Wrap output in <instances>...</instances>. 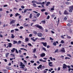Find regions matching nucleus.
Here are the masks:
<instances>
[{"mask_svg": "<svg viewBox=\"0 0 73 73\" xmlns=\"http://www.w3.org/2000/svg\"><path fill=\"white\" fill-rule=\"evenodd\" d=\"M64 15H69V13L66 10H65L64 12Z\"/></svg>", "mask_w": 73, "mask_h": 73, "instance_id": "39448f33", "label": "nucleus"}, {"mask_svg": "<svg viewBox=\"0 0 73 73\" xmlns=\"http://www.w3.org/2000/svg\"><path fill=\"white\" fill-rule=\"evenodd\" d=\"M49 59H50L51 61H53V58H52V57H50L49 58Z\"/></svg>", "mask_w": 73, "mask_h": 73, "instance_id": "603ef678", "label": "nucleus"}, {"mask_svg": "<svg viewBox=\"0 0 73 73\" xmlns=\"http://www.w3.org/2000/svg\"><path fill=\"white\" fill-rule=\"evenodd\" d=\"M64 40H62L61 41V44H64Z\"/></svg>", "mask_w": 73, "mask_h": 73, "instance_id": "c9c22d12", "label": "nucleus"}, {"mask_svg": "<svg viewBox=\"0 0 73 73\" xmlns=\"http://www.w3.org/2000/svg\"><path fill=\"white\" fill-rule=\"evenodd\" d=\"M21 50H23H23H25L26 51H27V50L25 48H20Z\"/></svg>", "mask_w": 73, "mask_h": 73, "instance_id": "bb28decb", "label": "nucleus"}, {"mask_svg": "<svg viewBox=\"0 0 73 73\" xmlns=\"http://www.w3.org/2000/svg\"><path fill=\"white\" fill-rule=\"evenodd\" d=\"M31 39L32 40H33V41H35V39H33V38H32V37H31Z\"/></svg>", "mask_w": 73, "mask_h": 73, "instance_id": "473e14b6", "label": "nucleus"}, {"mask_svg": "<svg viewBox=\"0 0 73 73\" xmlns=\"http://www.w3.org/2000/svg\"><path fill=\"white\" fill-rule=\"evenodd\" d=\"M32 21H33L34 22H35V21H36V19H33L32 20Z\"/></svg>", "mask_w": 73, "mask_h": 73, "instance_id": "5fc2aeb1", "label": "nucleus"}, {"mask_svg": "<svg viewBox=\"0 0 73 73\" xmlns=\"http://www.w3.org/2000/svg\"><path fill=\"white\" fill-rule=\"evenodd\" d=\"M37 35L38 37H41L42 36V34L40 33H38L37 34Z\"/></svg>", "mask_w": 73, "mask_h": 73, "instance_id": "423d86ee", "label": "nucleus"}, {"mask_svg": "<svg viewBox=\"0 0 73 73\" xmlns=\"http://www.w3.org/2000/svg\"><path fill=\"white\" fill-rule=\"evenodd\" d=\"M25 41H27V42L28 41H29V40L28 38H25Z\"/></svg>", "mask_w": 73, "mask_h": 73, "instance_id": "2eb2a0df", "label": "nucleus"}, {"mask_svg": "<svg viewBox=\"0 0 73 73\" xmlns=\"http://www.w3.org/2000/svg\"><path fill=\"white\" fill-rule=\"evenodd\" d=\"M33 5L34 7H37V6L35 3H33Z\"/></svg>", "mask_w": 73, "mask_h": 73, "instance_id": "412c9836", "label": "nucleus"}, {"mask_svg": "<svg viewBox=\"0 0 73 73\" xmlns=\"http://www.w3.org/2000/svg\"><path fill=\"white\" fill-rule=\"evenodd\" d=\"M68 21L69 23H72V21L71 20H69Z\"/></svg>", "mask_w": 73, "mask_h": 73, "instance_id": "bf43d9fd", "label": "nucleus"}, {"mask_svg": "<svg viewBox=\"0 0 73 73\" xmlns=\"http://www.w3.org/2000/svg\"><path fill=\"white\" fill-rule=\"evenodd\" d=\"M49 18H50V16H49V15H48L47 17V19H49Z\"/></svg>", "mask_w": 73, "mask_h": 73, "instance_id": "37998d69", "label": "nucleus"}, {"mask_svg": "<svg viewBox=\"0 0 73 73\" xmlns=\"http://www.w3.org/2000/svg\"><path fill=\"white\" fill-rule=\"evenodd\" d=\"M45 38H40V40H45Z\"/></svg>", "mask_w": 73, "mask_h": 73, "instance_id": "393cba45", "label": "nucleus"}, {"mask_svg": "<svg viewBox=\"0 0 73 73\" xmlns=\"http://www.w3.org/2000/svg\"><path fill=\"white\" fill-rule=\"evenodd\" d=\"M11 35L12 36H11V38H14L15 37V36H14V35H13V34H11Z\"/></svg>", "mask_w": 73, "mask_h": 73, "instance_id": "c756f323", "label": "nucleus"}, {"mask_svg": "<svg viewBox=\"0 0 73 73\" xmlns=\"http://www.w3.org/2000/svg\"><path fill=\"white\" fill-rule=\"evenodd\" d=\"M63 65V69H66V67H67V65H66L65 64H64Z\"/></svg>", "mask_w": 73, "mask_h": 73, "instance_id": "0eeeda50", "label": "nucleus"}, {"mask_svg": "<svg viewBox=\"0 0 73 73\" xmlns=\"http://www.w3.org/2000/svg\"><path fill=\"white\" fill-rule=\"evenodd\" d=\"M32 13H31L29 16L30 19H31L32 17Z\"/></svg>", "mask_w": 73, "mask_h": 73, "instance_id": "5701e85b", "label": "nucleus"}, {"mask_svg": "<svg viewBox=\"0 0 73 73\" xmlns=\"http://www.w3.org/2000/svg\"><path fill=\"white\" fill-rule=\"evenodd\" d=\"M65 4H66V5H69V3L68 2H66L65 3Z\"/></svg>", "mask_w": 73, "mask_h": 73, "instance_id": "ea45409f", "label": "nucleus"}, {"mask_svg": "<svg viewBox=\"0 0 73 73\" xmlns=\"http://www.w3.org/2000/svg\"><path fill=\"white\" fill-rule=\"evenodd\" d=\"M51 16L52 17H54L55 16V15L54 14H52L51 15Z\"/></svg>", "mask_w": 73, "mask_h": 73, "instance_id": "3c124183", "label": "nucleus"}, {"mask_svg": "<svg viewBox=\"0 0 73 73\" xmlns=\"http://www.w3.org/2000/svg\"><path fill=\"white\" fill-rule=\"evenodd\" d=\"M41 44H43V46H45V47H46V46L47 45V43H46V42H42Z\"/></svg>", "mask_w": 73, "mask_h": 73, "instance_id": "20e7f679", "label": "nucleus"}, {"mask_svg": "<svg viewBox=\"0 0 73 73\" xmlns=\"http://www.w3.org/2000/svg\"><path fill=\"white\" fill-rule=\"evenodd\" d=\"M48 64H53V62H48Z\"/></svg>", "mask_w": 73, "mask_h": 73, "instance_id": "49530a36", "label": "nucleus"}, {"mask_svg": "<svg viewBox=\"0 0 73 73\" xmlns=\"http://www.w3.org/2000/svg\"><path fill=\"white\" fill-rule=\"evenodd\" d=\"M30 62L31 63H34V62H35V61L33 60H31Z\"/></svg>", "mask_w": 73, "mask_h": 73, "instance_id": "8fccbe9b", "label": "nucleus"}, {"mask_svg": "<svg viewBox=\"0 0 73 73\" xmlns=\"http://www.w3.org/2000/svg\"><path fill=\"white\" fill-rule=\"evenodd\" d=\"M15 51L17 53V54H19V52H18V50H17V49H15Z\"/></svg>", "mask_w": 73, "mask_h": 73, "instance_id": "4c0bfd02", "label": "nucleus"}, {"mask_svg": "<svg viewBox=\"0 0 73 73\" xmlns=\"http://www.w3.org/2000/svg\"><path fill=\"white\" fill-rule=\"evenodd\" d=\"M67 56H69V57H72V56H71V55H70V54H67Z\"/></svg>", "mask_w": 73, "mask_h": 73, "instance_id": "a19ab883", "label": "nucleus"}, {"mask_svg": "<svg viewBox=\"0 0 73 73\" xmlns=\"http://www.w3.org/2000/svg\"><path fill=\"white\" fill-rule=\"evenodd\" d=\"M20 64H20L19 65V66H22L23 65V63L22 62H21L20 63Z\"/></svg>", "mask_w": 73, "mask_h": 73, "instance_id": "c03bdc74", "label": "nucleus"}, {"mask_svg": "<svg viewBox=\"0 0 73 73\" xmlns=\"http://www.w3.org/2000/svg\"><path fill=\"white\" fill-rule=\"evenodd\" d=\"M18 52H19V53H21V52H22L21 50H19V51H18Z\"/></svg>", "mask_w": 73, "mask_h": 73, "instance_id": "4d7b16f0", "label": "nucleus"}, {"mask_svg": "<svg viewBox=\"0 0 73 73\" xmlns=\"http://www.w3.org/2000/svg\"><path fill=\"white\" fill-rule=\"evenodd\" d=\"M58 51V49H56L54 52V53H57V52Z\"/></svg>", "mask_w": 73, "mask_h": 73, "instance_id": "b1692460", "label": "nucleus"}, {"mask_svg": "<svg viewBox=\"0 0 73 73\" xmlns=\"http://www.w3.org/2000/svg\"><path fill=\"white\" fill-rule=\"evenodd\" d=\"M51 32L52 33H53V34H54V32L52 31H51Z\"/></svg>", "mask_w": 73, "mask_h": 73, "instance_id": "338daca9", "label": "nucleus"}, {"mask_svg": "<svg viewBox=\"0 0 73 73\" xmlns=\"http://www.w3.org/2000/svg\"><path fill=\"white\" fill-rule=\"evenodd\" d=\"M40 13H37L36 15V16H37L38 17H39V16H40Z\"/></svg>", "mask_w": 73, "mask_h": 73, "instance_id": "2f4dec72", "label": "nucleus"}, {"mask_svg": "<svg viewBox=\"0 0 73 73\" xmlns=\"http://www.w3.org/2000/svg\"><path fill=\"white\" fill-rule=\"evenodd\" d=\"M68 11L69 12H70V13H71L72 12V10L70 9L68 10Z\"/></svg>", "mask_w": 73, "mask_h": 73, "instance_id": "cd10ccee", "label": "nucleus"}, {"mask_svg": "<svg viewBox=\"0 0 73 73\" xmlns=\"http://www.w3.org/2000/svg\"><path fill=\"white\" fill-rule=\"evenodd\" d=\"M62 49L61 50L60 52H62V53H65V48L63 47L62 48Z\"/></svg>", "mask_w": 73, "mask_h": 73, "instance_id": "f03ea898", "label": "nucleus"}, {"mask_svg": "<svg viewBox=\"0 0 73 73\" xmlns=\"http://www.w3.org/2000/svg\"><path fill=\"white\" fill-rule=\"evenodd\" d=\"M17 44V41L14 40L13 41V44Z\"/></svg>", "mask_w": 73, "mask_h": 73, "instance_id": "f3484780", "label": "nucleus"}, {"mask_svg": "<svg viewBox=\"0 0 73 73\" xmlns=\"http://www.w3.org/2000/svg\"><path fill=\"white\" fill-rule=\"evenodd\" d=\"M15 48H13L12 49V50H11V52H15Z\"/></svg>", "mask_w": 73, "mask_h": 73, "instance_id": "4468645a", "label": "nucleus"}, {"mask_svg": "<svg viewBox=\"0 0 73 73\" xmlns=\"http://www.w3.org/2000/svg\"><path fill=\"white\" fill-rule=\"evenodd\" d=\"M70 70H72V71H73V68H68V71L69 72H70Z\"/></svg>", "mask_w": 73, "mask_h": 73, "instance_id": "dca6fc26", "label": "nucleus"}, {"mask_svg": "<svg viewBox=\"0 0 73 73\" xmlns=\"http://www.w3.org/2000/svg\"><path fill=\"white\" fill-rule=\"evenodd\" d=\"M38 69H41L42 68V65L41 64L39 65V66L37 67Z\"/></svg>", "mask_w": 73, "mask_h": 73, "instance_id": "6e6552de", "label": "nucleus"}, {"mask_svg": "<svg viewBox=\"0 0 73 73\" xmlns=\"http://www.w3.org/2000/svg\"><path fill=\"white\" fill-rule=\"evenodd\" d=\"M36 48H34V50L33 51V53H35L36 52Z\"/></svg>", "mask_w": 73, "mask_h": 73, "instance_id": "f704fd0d", "label": "nucleus"}, {"mask_svg": "<svg viewBox=\"0 0 73 73\" xmlns=\"http://www.w3.org/2000/svg\"><path fill=\"white\" fill-rule=\"evenodd\" d=\"M45 15H48V13L47 12H45Z\"/></svg>", "mask_w": 73, "mask_h": 73, "instance_id": "774afa93", "label": "nucleus"}, {"mask_svg": "<svg viewBox=\"0 0 73 73\" xmlns=\"http://www.w3.org/2000/svg\"><path fill=\"white\" fill-rule=\"evenodd\" d=\"M15 31H19V30L17 29H15Z\"/></svg>", "mask_w": 73, "mask_h": 73, "instance_id": "13d9d810", "label": "nucleus"}, {"mask_svg": "<svg viewBox=\"0 0 73 73\" xmlns=\"http://www.w3.org/2000/svg\"><path fill=\"white\" fill-rule=\"evenodd\" d=\"M35 27H36L37 28H39L40 29H43V28H42V26H41L40 25H39L36 24L35 25Z\"/></svg>", "mask_w": 73, "mask_h": 73, "instance_id": "f257e3e1", "label": "nucleus"}, {"mask_svg": "<svg viewBox=\"0 0 73 73\" xmlns=\"http://www.w3.org/2000/svg\"><path fill=\"white\" fill-rule=\"evenodd\" d=\"M8 44H9L8 45V47L9 48H11V47H12V43H9Z\"/></svg>", "mask_w": 73, "mask_h": 73, "instance_id": "1a4fd4ad", "label": "nucleus"}, {"mask_svg": "<svg viewBox=\"0 0 73 73\" xmlns=\"http://www.w3.org/2000/svg\"><path fill=\"white\" fill-rule=\"evenodd\" d=\"M67 38H71V37L68 35H67Z\"/></svg>", "mask_w": 73, "mask_h": 73, "instance_id": "c85d7f7f", "label": "nucleus"}, {"mask_svg": "<svg viewBox=\"0 0 73 73\" xmlns=\"http://www.w3.org/2000/svg\"><path fill=\"white\" fill-rule=\"evenodd\" d=\"M72 25V24L70 23H68L67 24V26H68V27H70Z\"/></svg>", "mask_w": 73, "mask_h": 73, "instance_id": "a878e982", "label": "nucleus"}, {"mask_svg": "<svg viewBox=\"0 0 73 73\" xmlns=\"http://www.w3.org/2000/svg\"><path fill=\"white\" fill-rule=\"evenodd\" d=\"M33 56H33V58H37V57L36 56H35V54H34Z\"/></svg>", "mask_w": 73, "mask_h": 73, "instance_id": "72a5a7b5", "label": "nucleus"}, {"mask_svg": "<svg viewBox=\"0 0 73 73\" xmlns=\"http://www.w3.org/2000/svg\"><path fill=\"white\" fill-rule=\"evenodd\" d=\"M41 23H43V24H45V21H41Z\"/></svg>", "mask_w": 73, "mask_h": 73, "instance_id": "aec40b11", "label": "nucleus"}, {"mask_svg": "<svg viewBox=\"0 0 73 73\" xmlns=\"http://www.w3.org/2000/svg\"><path fill=\"white\" fill-rule=\"evenodd\" d=\"M42 49H43V50H44V51H46V52L47 51H46V49H45V48L44 47H43Z\"/></svg>", "mask_w": 73, "mask_h": 73, "instance_id": "7c9ffc66", "label": "nucleus"}, {"mask_svg": "<svg viewBox=\"0 0 73 73\" xmlns=\"http://www.w3.org/2000/svg\"><path fill=\"white\" fill-rule=\"evenodd\" d=\"M20 14H19V13H16L15 14V17H17V16H20Z\"/></svg>", "mask_w": 73, "mask_h": 73, "instance_id": "ddd939ff", "label": "nucleus"}, {"mask_svg": "<svg viewBox=\"0 0 73 73\" xmlns=\"http://www.w3.org/2000/svg\"><path fill=\"white\" fill-rule=\"evenodd\" d=\"M33 33L35 35H37V33L35 31H33Z\"/></svg>", "mask_w": 73, "mask_h": 73, "instance_id": "4be33fe9", "label": "nucleus"}, {"mask_svg": "<svg viewBox=\"0 0 73 73\" xmlns=\"http://www.w3.org/2000/svg\"><path fill=\"white\" fill-rule=\"evenodd\" d=\"M28 45H29V46H32V44H31L30 43H28Z\"/></svg>", "mask_w": 73, "mask_h": 73, "instance_id": "79ce46f5", "label": "nucleus"}, {"mask_svg": "<svg viewBox=\"0 0 73 73\" xmlns=\"http://www.w3.org/2000/svg\"><path fill=\"white\" fill-rule=\"evenodd\" d=\"M50 47V46L49 45H47V48H49Z\"/></svg>", "mask_w": 73, "mask_h": 73, "instance_id": "0e129e2a", "label": "nucleus"}, {"mask_svg": "<svg viewBox=\"0 0 73 73\" xmlns=\"http://www.w3.org/2000/svg\"><path fill=\"white\" fill-rule=\"evenodd\" d=\"M50 4V2H48L46 3V6H48L49 5V4Z\"/></svg>", "mask_w": 73, "mask_h": 73, "instance_id": "9b49d317", "label": "nucleus"}, {"mask_svg": "<svg viewBox=\"0 0 73 73\" xmlns=\"http://www.w3.org/2000/svg\"><path fill=\"white\" fill-rule=\"evenodd\" d=\"M45 53L42 54H41V57H45Z\"/></svg>", "mask_w": 73, "mask_h": 73, "instance_id": "9d476101", "label": "nucleus"}, {"mask_svg": "<svg viewBox=\"0 0 73 73\" xmlns=\"http://www.w3.org/2000/svg\"><path fill=\"white\" fill-rule=\"evenodd\" d=\"M32 34H30L29 35V37H32Z\"/></svg>", "mask_w": 73, "mask_h": 73, "instance_id": "052dcab7", "label": "nucleus"}, {"mask_svg": "<svg viewBox=\"0 0 73 73\" xmlns=\"http://www.w3.org/2000/svg\"><path fill=\"white\" fill-rule=\"evenodd\" d=\"M16 21V20H12L10 22V24L11 25V24H15V22Z\"/></svg>", "mask_w": 73, "mask_h": 73, "instance_id": "7ed1b4c3", "label": "nucleus"}, {"mask_svg": "<svg viewBox=\"0 0 73 73\" xmlns=\"http://www.w3.org/2000/svg\"><path fill=\"white\" fill-rule=\"evenodd\" d=\"M12 16H13V14H11L10 15V17H12Z\"/></svg>", "mask_w": 73, "mask_h": 73, "instance_id": "69168bd1", "label": "nucleus"}, {"mask_svg": "<svg viewBox=\"0 0 73 73\" xmlns=\"http://www.w3.org/2000/svg\"><path fill=\"white\" fill-rule=\"evenodd\" d=\"M18 44H21V41L20 40H19L18 41Z\"/></svg>", "mask_w": 73, "mask_h": 73, "instance_id": "e433bc0d", "label": "nucleus"}, {"mask_svg": "<svg viewBox=\"0 0 73 73\" xmlns=\"http://www.w3.org/2000/svg\"><path fill=\"white\" fill-rule=\"evenodd\" d=\"M32 3H36V2L35 1V0H33L32 1Z\"/></svg>", "mask_w": 73, "mask_h": 73, "instance_id": "58836bf2", "label": "nucleus"}, {"mask_svg": "<svg viewBox=\"0 0 73 73\" xmlns=\"http://www.w3.org/2000/svg\"><path fill=\"white\" fill-rule=\"evenodd\" d=\"M9 53H8V52L7 53L5 54L6 57H8V55H9Z\"/></svg>", "mask_w": 73, "mask_h": 73, "instance_id": "f8f14e48", "label": "nucleus"}, {"mask_svg": "<svg viewBox=\"0 0 73 73\" xmlns=\"http://www.w3.org/2000/svg\"><path fill=\"white\" fill-rule=\"evenodd\" d=\"M64 20H67V18H66V17H65L64 18Z\"/></svg>", "mask_w": 73, "mask_h": 73, "instance_id": "680f3d73", "label": "nucleus"}, {"mask_svg": "<svg viewBox=\"0 0 73 73\" xmlns=\"http://www.w3.org/2000/svg\"><path fill=\"white\" fill-rule=\"evenodd\" d=\"M45 11V9H41V11L42 12H44V11Z\"/></svg>", "mask_w": 73, "mask_h": 73, "instance_id": "6e6d98bb", "label": "nucleus"}, {"mask_svg": "<svg viewBox=\"0 0 73 73\" xmlns=\"http://www.w3.org/2000/svg\"><path fill=\"white\" fill-rule=\"evenodd\" d=\"M65 59L66 60L67 59H70V58H68V57H66L65 58Z\"/></svg>", "mask_w": 73, "mask_h": 73, "instance_id": "09e8293b", "label": "nucleus"}, {"mask_svg": "<svg viewBox=\"0 0 73 73\" xmlns=\"http://www.w3.org/2000/svg\"><path fill=\"white\" fill-rule=\"evenodd\" d=\"M69 8L70 9H71L72 10V11H73V6H70L69 7Z\"/></svg>", "mask_w": 73, "mask_h": 73, "instance_id": "6ab92c4d", "label": "nucleus"}, {"mask_svg": "<svg viewBox=\"0 0 73 73\" xmlns=\"http://www.w3.org/2000/svg\"><path fill=\"white\" fill-rule=\"evenodd\" d=\"M53 45H54V46H56V45H57L56 43L55 42H53Z\"/></svg>", "mask_w": 73, "mask_h": 73, "instance_id": "a211bd4d", "label": "nucleus"}, {"mask_svg": "<svg viewBox=\"0 0 73 73\" xmlns=\"http://www.w3.org/2000/svg\"><path fill=\"white\" fill-rule=\"evenodd\" d=\"M33 12H34V13H38V12L35 11H33Z\"/></svg>", "mask_w": 73, "mask_h": 73, "instance_id": "de8ad7c7", "label": "nucleus"}, {"mask_svg": "<svg viewBox=\"0 0 73 73\" xmlns=\"http://www.w3.org/2000/svg\"><path fill=\"white\" fill-rule=\"evenodd\" d=\"M21 8H22V9H24L25 8V7L24 6H21Z\"/></svg>", "mask_w": 73, "mask_h": 73, "instance_id": "864d4df0", "label": "nucleus"}, {"mask_svg": "<svg viewBox=\"0 0 73 73\" xmlns=\"http://www.w3.org/2000/svg\"><path fill=\"white\" fill-rule=\"evenodd\" d=\"M61 69V68H60V67H59L58 68V71H59V70H60Z\"/></svg>", "mask_w": 73, "mask_h": 73, "instance_id": "a18cd8bd", "label": "nucleus"}, {"mask_svg": "<svg viewBox=\"0 0 73 73\" xmlns=\"http://www.w3.org/2000/svg\"><path fill=\"white\" fill-rule=\"evenodd\" d=\"M10 55H12L13 57H15V56L14 54H11Z\"/></svg>", "mask_w": 73, "mask_h": 73, "instance_id": "e2e57ef3", "label": "nucleus"}]
</instances>
